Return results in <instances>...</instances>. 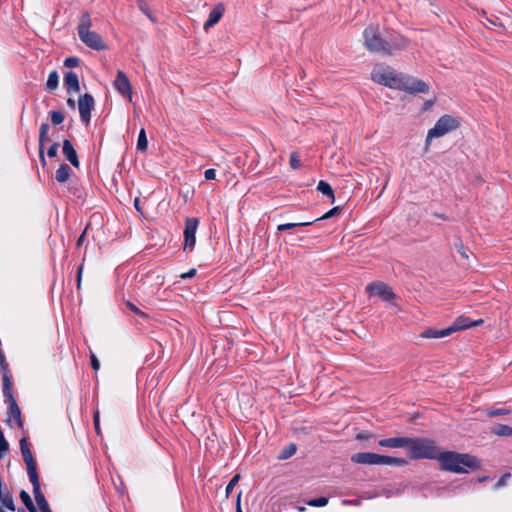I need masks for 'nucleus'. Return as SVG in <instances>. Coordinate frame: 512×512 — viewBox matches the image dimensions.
<instances>
[{"label":"nucleus","instance_id":"f03ea898","mask_svg":"<svg viewBox=\"0 0 512 512\" xmlns=\"http://www.w3.org/2000/svg\"><path fill=\"white\" fill-rule=\"evenodd\" d=\"M437 460L443 470L454 473H468L469 470H476L480 466L475 456L453 451L439 452Z\"/></svg>","mask_w":512,"mask_h":512},{"label":"nucleus","instance_id":"20e7f679","mask_svg":"<svg viewBox=\"0 0 512 512\" xmlns=\"http://www.w3.org/2000/svg\"><path fill=\"white\" fill-rule=\"evenodd\" d=\"M406 448L413 459H437L440 452L434 441L428 438H408Z\"/></svg>","mask_w":512,"mask_h":512},{"label":"nucleus","instance_id":"ddd939ff","mask_svg":"<svg viewBox=\"0 0 512 512\" xmlns=\"http://www.w3.org/2000/svg\"><path fill=\"white\" fill-rule=\"evenodd\" d=\"M481 324H483L482 319L472 321L467 317L461 316V317L457 318L455 320V322L451 326L448 327V329L450 330V334H452L453 332L467 329V328H470L473 326H479Z\"/></svg>","mask_w":512,"mask_h":512},{"label":"nucleus","instance_id":"13d9d810","mask_svg":"<svg viewBox=\"0 0 512 512\" xmlns=\"http://www.w3.org/2000/svg\"><path fill=\"white\" fill-rule=\"evenodd\" d=\"M356 438H357V439H367L368 437H367L366 435H364V434H358V435L356 436Z\"/></svg>","mask_w":512,"mask_h":512},{"label":"nucleus","instance_id":"f8f14e48","mask_svg":"<svg viewBox=\"0 0 512 512\" xmlns=\"http://www.w3.org/2000/svg\"><path fill=\"white\" fill-rule=\"evenodd\" d=\"M380 455L372 452H359L351 456V461L356 464L379 465Z\"/></svg>","mask_w":512,"mask_h":512},{"label":"nucleus","instance_id":"4d7b16f0","mask_svg":"<svg viewBox=\"0 0 512 512\" xmlns=\"http://www.w3.org/2000/svg\"><path fill=\"white\" fill-rule=\"evenodd\" d=\"M128 306L131 308V310H133L137 313L139 312L138 309L132 303H128Z\"/></svg>","mask_w":512,"mask_h":512},{"label":"nucleus","instance_id":"0e129e2a","mask_svg":"<svg viewBox=\"0 0 512 512\" xmlns=\"http://www.w3.org/2000/svg\"><path fill=\"white\" fill-rule=\"evenodd\" d=\"M384 187H386V185H385ZM384 189H385V188H383V189H382V191H380V195H381V194H383Z\"/></svg>","mask_w":512,"mask_h":512},{"label":"nucleus","instance_id":"9b49d317","mask_svg":"<svg viewBox=\"0 0 512 512\" xmlns=\"http://www.w3.org/2000/svg\"><path fill=\"white\" fill-rule=\"evenodd\" d=\"M401 90H405L409 93H426L429 90V86L422 80L404 76Z\"/></svg>","mask_w":512,"mask_h":512},{"label":"nucleus","instance_id":"864d4df0","mask_svg":"<svg viewBox=\"0 0 512 512\" xmlns=\"http://www.w3.org/2000/svg\"><path fill=\"white\" fill-rule=\"evenodd\" d=\"M134 207L139 213H142V209L140 207V199L138 197H136L134 200Z\"/></svg>","mask_w":512,"mask_h":512},{"label":"nucleus","instance_id":"cd10ccee","mask_svg":"<svg viewBox=\"0 0 512 512\" xmlns=\"http://www.w3.org/2000/svg\"><path fill=\"white\" fill-rule=\"evenodd\" d=\"M58 84H59V75H58L57 71H52L48 76V79L46 82V89L48 91H53L58 87Z\"/></svg>","mask_w":512,"mask_h":512},{"label":"nucleus","instance_id":"7ed1b4c3","mask_svg":"<svg viewBox=\"0 0 512 512\" xmlns=\"http://www.w3.org/2000/svg\"><path fill=\"white\" fill-rule=\"evenodd\" d=\"M92 20L88 12L82 13L77 26V33L81 42L87 47L100 51L106 49V45L102 37L95 31L91 30Z\"/></svg>","mask_w":512,"mask_h":512},{"label":"nucleus","instance_id":"de8ad7c7","mask_svg":"<svg viewBox=\"0 0 512 512\" xmlns=\"http://www.w3.org/2000/svg\"><path fill=\"white\" fill-rule=\"evenodd\" d=\"M7 368H9L8 367V363H7L6 359H5L4 354L1 351L0 352V370H5Z\"/></svg>","mask_w":512,"mask_h":512},{"label":"nucleus","instance_id":"e433bc0d","mask_svg":"<svg viewBox=\"0 0 512 512\" xmlns=\"http://www.w3.org/2000/svg\"><path fill=\"white\" fill-rule=\"evenodd\" d=\"M64 121V115L60 111H52L51 112V122L54 125H59Z\"/></svg>","mask_w":512,"mask_h":512},{"label":"nucleus","instance_id":"4be33fe9","mask_svg":"<svg viewBox=\"0 0 512 512\" xmlns=\"http://www.w3.org/2000/svg\"><path fill=\"white\" fill-rule=\"evenodd\" d=\"M48 130H49V125L47 123H42L40 126V131H39V150H40L41 161L43 163H45V159L43 156V147H44V142L47 139Z\"/></svg>","mask_w":512,"mask_h":512},{"label":"nucleus","instance_id":"6e6552de","mask_svg":"<svg viewBox=\"0 0 512 512\" xmlns=\"http://www.w3.org/2000/svg\"><path fill=\"white\" fill-rule=\"evenodd\" d=\"M20 449L23 456V460L27 466L29 479L38 478L36 470V461L34 460L32 452L29 448V443L26 438H22L20 440Z\"/></svg>","mask_w":512,"mask_h":512},{"label":"nucleus","instance_id":"c9c22d12","mask_svg":"<svg viewBox=\"0 0 512 512\" xmlns=\"http://www.w3.org/2000/svg\"><path fill=\"white\" fill-rule=\"evenodd\" d=\"M455 248H456L457 252L460 254L462 259H464V260L469 259V250L464 247L462 242L456 243Z\"/></svg>","mask_w":512,"mask_h":512},{"label":"nucleus","instance_id":"72a5a7b5","mask_svg":"<svg viewBox=\"0 0 512 512\" xmlns=\"http://www.w3.org/2000/svg\"><path fill=\"white\" fill-rule=\"evenodd\" d=\"M309 506L313 507H324L328 504V498L326 497H319L315 499H311L307 502Z\"/></svg>","mask_w":512,"mask_h":512},{"label":"nucleus","instance_id":"2eb2a0df","mask_svg":"<svg viewBox=\"0 0 512 512\" xmlns=\"http://www.w3.org/2000/svg\"><path fill=\"white\" fill-rule=\"evenodd\" d=\"M4 399L8 405V411H9V416H10V419L8 420V422L10 423L11 419H14L17 426L21 428L23 425L22 420H21V411L16 403L14 396L4 398Z\"/></svg>","mask_w":512,"mask_h":512},{"label":"nucleus","instance_id":"aec40b11","mask_svg":"<svg viewBox=\"0 0 512 512\" xmlns=\"http://www.w3.org/2000/svg\"><path fill=\"white\" fill-rule=\"evenodd\" d=\"M2 372V386L4 398L13 397L12 394V381L9 373V368L1 370Z\"/></svg>","mask_w":512,"mask_h":512},{"label":"nucleus","instance_id":"2f4dec72","mask_svg":"<svg viewBox=\"0 0 512 512\" xmlns=\"http://www.w3.org/2000/svg\"><path fill=\"white\" fill-rule=\"evenodd\" d=\"M0 505H1L2 509H3V507H5V508H7L10 511H14L15 510V505H14L13 498L9 494H5L4 496L1 497Z\"/></svg>","mask_w":512,"mask_h":512},{"label":"nucleus","instance_id":"c03bdc74","mask_svg":"<svg viewBox=\"0 0 512 512\" xmlns=\"http://www.w3.org/2000/svg\"><path fill=\"white\" fill-rule=\"evenodd\" d=\"M90 358H91V366H92L93 370L98 371L100 368V362L93 352H91Z\"/></svg>","mask_w":512,"mask_h":512},{"label":"nucleus","instance_id":"1a4fd4ad","mask_svg":"<svg viewBox=\"0 0 512 512\" xmlns=\"http://www.w3.org/2000/svg\"><path fill=\"white\" fill-rule=\"evenodd\" d=\"M113 86L123 97H126L129 101H132V87L128 77L123 71H117Z\"/></svg>","mask_w":512,"mask_h":512},{"label":"nucleus","instance_id":"052dcab7","mask_svg":"<svg viewBox=\"0 0 512 512\" xmlns=\"http://www.w3.org/2000/svg\"><path fill=\"white\" fill-rule=\"evenodd\" d=\"M488 477L484 476V477H480L478 478V481L479 482H483V481H486Z\"/></svg>","mask_w":512,"mask_h":512},{"label":"nucleus","instance_id":"c756f323","mask_svg":"<svg viewBox=\"0 0 512 512\" xmlns=\"http://www.w3.org/2000/svg\"><path fill=\"white\" fill-rule=\"evenodd\" d=\"M295 453H296V445L291 443L282 450V452L279 454L278 458L280 460H285V459L292 457Z\"/></svg>","mask_w":512,"mask_h":512},{"label":"nucleus","instance_id":"412c9836","mask_svg":"<svg viewBox=\"0 0 512 512\" xmlns=\"http://www.w3.org/2000/svg\"><path fill=\"white\" fill-rule=\"evenodd\" d=\"M370 297H376L382 301L392 303L395 299L393 290H370Z\"/></svg>","mask_w":512,"mask_h":512},{"label":"nucleus","instance_id":"dca6fc26","mask_svg":"<svg viewBox=\"0 0 512 512\" xmlns=\"http://www.w3.org/2000/svg\"><path fill=\"white\" fill-rule=\"evenodd\" d=\"M224 11H225V9H224L223 4L219 3V4L215 5L214 8L209 13L208 20L205 22V24L203 26L204 30L208 31L210 27L217 24L220 21V19L222 18Z\"/></svg>","mask_w":512,"mask_h":512},{"label":"nucleus","instance_id":"f704fd0d","mask_svg":"<svg viewBox=\"0 0 512 512\" xmlns=\"http://www.w3.org/2000/svg\"><path fill=\"white\" fill-rule=\"evenodd\" d=\"M289 162L292 169H299L302 166L300 156L296 152L291 153Z\"/></svg>","mask_w":512,"mask_h":512},{"label":"nucleus","instance_id":"f3484780","mask_svg":"<svg viewBox=\"0 0 512 512\" xmlns=\"http://www.w3.org/2000/svg\"><path fill=\"white\" fill-rule=\"evenodd\" d=\"M63 154L66 157V159L76 168L79 167L80 163L78 160V156L76 153V150L74 149L73 145L69 140L63 141V148H62Z\"/></svg>","mask_w":512,"mask_h":512},{"label":"nucleus","instance_id":"473e14b6","mask_svg":"<svg viewBox=\"0 0 512 512\" xmlns=\"http://www.w3.org/2000/svg\"><path fill=\"white\" fill-rule=\"evenodd\" d=\"M313 223H314V221L280 224V225H278L277 230L278 231H284V230L291 229V228H294V227H297V226H308V225H311Z\"/></svg>","mask_w":512,"mask_h":512},{"label":"nucleus","instance_id":"680f3d73","mask_svg":"<svg viewBox=\"0 0 512 512\" xmlns=\"http://www.w3.org/2000/svg\"><path fill=\"white\" fill-rule=\"evenodd\" d=\"M140 8L142 11H144L148 15V13L146 12V8H144L142 5L140 6Z\"/></svg>","mask_w":512,"mask_h":512},{"label":"nucleus","instance_id":"6ab92c4d","mask_svg":"<svg viewBox=\"0 0 512 512\" xmlns=\"http://www.w3.org/2000/svg\"><path fill=\"white\" fill-rule=\"evenodd\" d=\"M406 437H394L382 439L379 441V445L382 447H390V448H402L407 446Z\"/></svg>","mask_w":512,"mask_h":512},{"label":"nucleus","instance_id":"603ef678","mask_svg":"<svg viewBox=\"0 0 512 512\" xmlns=\"http://www.w3.org/2000/svg\"><path fill=\"white\" fill-rule=\"evenodd\" d=\"M195 274H196V269H191V270H189V272H187V273H183V274L181 275V278H189V277H193Z\"/></svg>","mask_w":512,"mask_h":512},{"label":"nucleus","instance_id":"4468645a","mask_svg":"<svg viewBox=\"0 0 512 512\" xmlns=\"http://www.w3.org/2000/svg\"><path fill=\"white\" fill-rule=\"evenodd\" d=\"M30 481L33 485V494H34L35 501H36L40 511L44 512V511L50 509L43 493L41 492L39 477L30 479Z\"/></svg>","mask_w":512,"mask_h":512},{"label":"nucleus","instance_id":"b1692460","mask_svg":"<svg viewBox=\"0 0 512 512\" xmlns=\"http://www.w3.org/2000/svg\"><path fill=\"white\" fill-rule=\"evenodd\" d=\"M406 460L403 458L380 455L379 465L404 466Z\"/></svg>","mask_w":512,"mask_h":512},{"label":"nucleus","instance_id":"bf43d9fd","mask_svg":"<svg viewBox=\"0 0 512 512\" xmlns=\"http://www.w3.org/2000/svg\"><path fill=\"white\" fill-rule=\"evenodd\" d=\"M431 105H432V102L431 101H427L425 103V109L429 108Z\"/></svg>","mask_w":512,"mask_h":512},{"label":"nucleus","instance_id":"6e6d98bb","mask_svg":"<svg viewBox=\"0 0 512 512\" xmlns=\"http://www.w3.org/2000/svg\"><path fill=\"white\" fill-rule=\"evenodd\" d=\"M67 104H68V106H69V107H71V108H75V101H74V99L69 98V99L67 100Z\"/></svg>","mask_w":512,"mask_h":512},{"label":"nucleus","instance_id":"39448f33","mask_svg":"<svg viewBox=\"0 0 512 512\" xmlns=\"http://www.w3.org/2000/svg\"><path fill=\"white\" fill-rule=\"evenodd\" d=\"M374 82L393 89H402L404 75L397 73L390 66L376 65L371 73Z\"/></svg>","mask_w":512,"mask_h":512},{"label":"nucleus","instance_id":"e2e57ef3","mask_svg":"<svg viewBox=\"0 0 512 512\" xmlns=\"http://www.w3.org/2000/svg\"><path fill=\"white\" fill-rule=\"evenodd\" d=\"M83 237H84V234H82V235L80 236V238H79V240H78V243H80V242L82 241Z\"/></svg>","mask_w":512,"mask_h":512},{"label":"nucleus","instance_id":"f257e3e1","mask_svg":"<svg viewBox=\"0 0 512 512\" xmlns=\"http://www.w3.org/2000/svg\"><path fill=\"white\" fill-rule=\"evenodd\" d=\"M364 45L371 52L392 54L396 50H402L408 47V40L403 37L389 42L381 38L379 28L374 26L367 27L363 32Z\"/></svg>","mask_w":512,"mask_h":512},{"label":"nucleus","instance_id":"ea45409f","mask_svg":"<svg viewBox=\"0 0 512 512\" xmlns=\"http://www.w3.org/2000/svg\"><path fill=\"white\" fill-rule=\"evenodd\" d=\"M240 479V475L237 474L235 475L231 480L230 482L228 483L227 487H226V496L228 497L232 491V489L234 488V486L238 483Z\"/></svg>","mask_w":512,"mask_h":512},{"label":"nucleus","instance_id":"3c124183","mask_svg":"<svg viewBox=\"0 0 512 512\" xmlns=\"http://www.w3.org/2000/svg\"><path fill=\"white\" fill-rule=\"evenodd\" d=\"M367 288H377V289H380V288H387V286L384 283L377 282V283L369 284L367 286Z\"/></svg>","mask_w":512,"mask_h":512},{"label":"nucleus","instance_id":"8fccbe9b","mask_svg":"<svg viewBox=\"0 0 512 512\" xmlns=\"http://www.w3.org/2000/svg\"><path fill=\"white\" fill-rule=\"evenodd\" d=\"M361 501L359 499L356 500H342V505H360Z\"/></svg>","mask_w":512,"mask_h":512},{"label":"nucleus","instance_id":"0eeeda50","mask_svg":"<svg viewBox=\"0 0 512 512\" xmlns=\"http://www.w3.org/2000/svg\"><path fill=\"white\" fill-rule=\"evenodd\" d=\"M199 225L198 218L188 217L184 229V250L192 251L196 244V231Z\"/></svg>","mask_w":512,"mask_h":512},{"label":"nucleus","instance_id":"4c0bfd02","mask_svg":"<svg viewBox=\"0 0 512 512\" xmlns=\"http://www.w3.org/2000/svg\"><path fill=\"white\" fill-rule=\"evenodd\" d=\"M8 451V442L4 438L3 433L0 431V457H3Z\"/></svg>","mask_w":512,"mask_h":512},{"label":"nucleus","instance_id":"58836bf2","mask_svg":"<svg viewBox=\"0 0 512 512\" xmlns=\"http://www.w3.org/2000/svg\"><path fill=\"white\" fill-rule=\"evenodd\" d=\"M339 211H340V207H334L331 210H329L328 212H326L323 216H321L320 218H317L313 221L316 222L319 220L331 218V217L337 215L339 213Z\"/></svg>","mask_w":512,"mask_h":512},{"label":"nucleus","instance_id":"a18cd8bd","mask_svg":"<svg viewBox=\"0 0 512 512\" xmlns=\"http://www.w3.org/2000/svg\"><path fill=\"white\" fill-rule=\"evenodd\" d=\"M58 143H53L48 151H47V155L51 158L55 157L57 155V151H58Z\"/></svg>","mask_w":512,"mask_h":512},{"label":"nucleus","instance_id":"49530a36","mask_svg":"<svg viewBox=\"0 0 512 512\" xmlns=\"http://www.w3.org/2000/svg\"><path fill=\"white\" fill-rule=\"evenodd\" d=\"M204 177L206 180H214L216 177V170L215 169H207L204 172Z\"/></svg>","mask_w":512,"mask_h":512},{"label":"nucleus","instance_id":"393cba45","mask_svg":"<svg viewBox=\"0 0 512 512\" xmlns=\"http://www.w3.org/2000/svg\"><path fill=\"white\" fill-rule=\"evenodd\" d=\"M450 335V330L448 328L442 330H433L428 329L421 334L423 338H443Z\"/></svg>","mask_w":512,"mask_h":512},{"label":"nucleus","instance_id":"a878e982","mask_svg":"<svg viewBox=\"0 0 512 512\" xmlns=\"http://www.w3.org/2000/svg\"><path fill=\"white\" fill-rule=\"evenodd\" d=\"M491 432L497 436H512V427L504 424H496L491 428Z\"/></svg>","mask_w":512,"mask_h":512},{"label":"nucleus","instance_id":"bb28decb","mask_svg":"<svg viewBox=\"0 0 512 512\" xmlns=\"http://www.w3.org/2000/svg\"><path fill=\"white\" fill-rule=\"evenodd\" d=\"M317 190L321 192L323 195L331 198L332 202H334V192L329 183L325 181H320L318 183Z\"/></svg>","mask_w":512,"mask_h":512},{"label":"nucleus","instance_id":"a19ab883","mask_svg":"<svg viewBox=\"0 0 512 512\" xmlns=\"http://www.w3.org/2000/svg\"><path fill=\"white\" fill-rule=\"evenodd\" d=\"M510 476H511L510 473H505L504 475H502V477L495 484L494 488L500 489V488L504 487L507 484V481L509 480Z\"/></svg>","mask_w":512,"mask_h":512},{"label":"nucleus","instance_id":"9d476101","mask_svg":"<svg viewBox=\"0 0 512 512\" xmlns=\"http://www.w3.org/2000/svg\"><path fill=\"white\" fill-rule=\"evenodd\" d=\"M94 107V99L90 94H84L79 97L78 100V109L80 113L81 120L88 124L91 117V110Z\"/></svg>","mask_w":512,"mask_h":512},{"label":"nucleus","instance_id":"5701e85b","mask_svg":"<svg viewBox=\"0 0 512 512\" xmlns=\"http://www.w3.org/2000/svg\"><path fill=\"white\" fill-rule=\"evenodd\" d=\"M70 173H71L70 167L66 164H61L56 171L55 178H56L57 182L64 183L69 179Z\"/></svg>","mask_w":512,"mask_h":512},{"label":"nucleus","instance_id":"423d86ee","mask_svg":"<svg viewBox=\"0 0 512 512\" xmlns=\"http://www.w3.org/2000/svg\"><path fill=\"white\" fill-rule=\"evenodd\" d=\"M458 126V121L449 115L439 118L434 127L427 133L425 151L429 150L432 139L442 137L448 132L455 130Z\"/></svg>","mask_w":512,"mask_h":512},{"label":"nucleus","instance_id":"79ce46f5","mask_svg":"<svg viewBox=\"0 0 512 512\" xmlns=\"http://www.w3.org/2000/svg\"><path fill=\"white\" fill-rule=\"evenodd\" d=\"M64 65L68 68L77 67L79 65V59L77 57H68L65 59Z\"/></svg>","mask_w":512,"mask_h":512},{"label":"nucleus","instance_id":"09e8293b","mask_svg":"<svg viewBox=\"0 0 512 512\" xmlns=\"http://www.w3.org/2000/svg\"><path fill=\"white\" fill-rule=\"evenodd\" d=\"M94 426H95L96 432L99 434L100 428H99V412L98 411H96L94 413Z\"/></svg>","mask_w":512,"mask_h":512},{"label":"nucleus","instance_id":"7c9ffc66","mask_svg":"<svg viewBox=\"0 0 512 512\" xmlns=\"http://www.w3.org/2000/svg\"><path fill=\"white\" fill-rule=\"evenodd\" d=\"M20 498L30 512H37L32 499L26 491H21Z\"/></svg>","mask_w":512,"mask_h":512},{"label":"nucleus","instance_id":"c85d7f7f","mask_svg":"<svg viewBox=\"0 0 512 512\" xmlns=\"http://www.w3.org/2000/svg\"><path fill=\"white\" fill-rule=\"evenodd\" d=\"M147 147H148V140H147L146 132H145V129L142 128L138 135L137 150L140 152H145L147 150Z\"/></svg>","mask_w":512,"mask_h":512},{"label":"nucleus","instance_id":"37998d69","mask_svg":"<svg viewBox=\"0 0 512 512\" xmlns=\"http://www.w3.org/2000/svg\"><path fill=\"white\" fill-rule=\"evenodd\" d=\"M507 413H508V411L506 409H493V410L487 411V416L495 417V416L505 415Z\"/></svg>","mask_w":512,"mask_h":512},{"label":"nucleus","instance_id":"a211bd4d","mask_svg":"<svg viewBox=\"0 0 512 512\" xmlns=\"http://www.w3.org/2000/svg\"><path fill=\"white\" fill-rule=\"evenodd\" d=\"M64 85L68 93H76L80 90L78 75L72 71L65 74Z\"/></svg>","mask_w":512,"mask_h":512},{"label":"nucleus","instance_id":"5fc2aeb1","mask_svg":"<svg viewBox=\"0 0 512 512\" xmlns=\"http://www.w3.org/2000/svg\"><path fill=\"white\" fill-rule=\"evenodd\" d=\"M240 498H241V492L237 496L236 512H242V509H241V506H240Z\"/></svg>","mask_w":512,"mask_h":512}]
</instances>
